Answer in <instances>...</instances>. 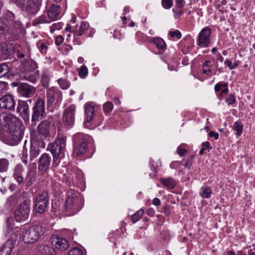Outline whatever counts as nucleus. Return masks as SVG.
<instances>
[{"mask_svg":"<svg viewBox=\"0 0 255 255\" xmlns=\"http://www.w3.org/2000/svg\"><path fill=\"white\" fill-rule=\"evenodd\" d=\"M7 128L8 135L7 143L10 145H17L21 140L23 131L21 123L11 114H0V130Z\"/></svg>","mask_w":255,"mask_h":255,"instance_id":"f257e3e1","label":"nucleus"},{"mask_svg":"<svg viewBox=\"0 0 255 255\" xmlns=\"http://www.w3.org/2000/svg\"><path fill=\"white\" fill-rule=\"evenodd\" d=\"M66 139L64 136L59 137L49 145L50 151L53 155L52 167L55 170L60 160L65 157Z\"/></svg>","mask_w":255,"mask_h":255,"instance_id":"f03ea898","label":"nucleus"},{"mask_svg":"<svg viewBox=\"0 0 255 255\" xmlns=\"http://www.w3.org/2000/svg\"><path fill=\"white\" fill-rule=\"evenodd\" d=\"M44 232V229L41 225H34L28 228L25 227L22 232L21 237L25 244H32L36 242Z\"/></svg>","mask_w":255,"mask_h":255,"instance_id":"7ed1b4c3","label":"nucleus"},{"mask_svg":"<svg viewBox=\"0 0 255 255\" xmlns=\"http://www.w3.org/2000/svg\"><path fill=\"white\" fill-rule=\"evenodd\" d=\"M62 92L57 88L51 87L46 91V101L48 109L53 112L60 106L62 100Z\"/></svg>","mask_w":255,"mask_h":255,"instance_id":"20e7f679","label":"nucleus"},{"mask_svg":"<svg viewBox=\"0 0 255 255\" xmlns=\"http://www.w3.org/2000/svg\"><path fill=\"white\" fill-rule=\"evenodd\" d=\"M78 193L70 190L67 192V199L65 202V210L70 212L72 214H75L81 209L79 204L81 199L77 197Z\"/></svg>","mask_w":255,"mask_h":255,"instance_id":"39448f33","label":"nucleus"},{"mask_svg":"<svg viewBox=\"0 0 255 255\" xmlns=\"http://www.w3.org/2000/svg\"><path fill=\"white\" fill-rule=\"evenodd\" d=\"M45 114V101L43 99L38 98L32 108L31 117V125L35 126L37 122L44 117Z\"/></svg>","mask_w":255,"mask_h":255,"instance_id":"423d86ee","label":"nucleus"},{"mask_svg":"<svg viewBox=\"0 0 255 255\" xmlns=\"http://www.w3.org/2000/svg\"><path fill=\"white\" fill-rule=\"evenodd\" d=\"M60 7L57 5H52L46 13L41 15L37 19V23H49L59 18Z\"/></svg>","mask_w":255,"mask_h":255,"instance_id":"0eeeda50","label":"nucleus"},{"mask_svg":"<svg viewBox=\"0 0 255 255\" xmlns=\"http://www.w3.org/2000/svg\"><path fill=\"white\" fill-rule=\"evenodd\" d=\"M31 201L28 198L24 199L14 211V218L17 222H20L27 219L30 210Z\"/></svg>","mask_w":255,"mask_h":255,"instance_id":"6e6552de","label":"nucleus"},{"mask_svg":"<svg viewBox=\"0 0 255 255\" xmlns=\"http://www.w3.org/2000/svg\"><path fill=\"white\" fill-rule=\"evenodd\" d=\"M50 122L48 121L41 122L38 126V134L35 137V141L38 142L39 146L44 148L45 146L44 140L49 134Z\"/></svg>","mask_w":255,"mask_h":255,"instance_id":"1a4fd4ad","label":"nucleus"},{"mask_svg":"<svg viewBox=\"0 0 255 255\" xmlns=\"http://www.w3.org/2000/svg\"><path fill=\"white\" fill-rule=\"evenodd\" d=\"M19 6L22 10L28 13H34L37 10L41 0H11Z\"/></svg>","mask_w":255,"mask_h":255,"instance_id":"9d476101","label":"nucleus"},{"mask_svg":"<svg viewBox=\"0 0 255 255\" xmlns=\"http://www.w3.org/2000/svg\"><path fill=\"white\" fill-rule=\"evenodd\" d=\"M76 107L70 105L64 111L62 116V122L67 128H71L74 124Z\"/></svg>","mask_w":255,"mask_h":255,"instance_id":"9b49d317","label":"nucleus"},{"mask_svg":"<svg viewBox=\"0 0 255 255\" xmlns=\"http://www.w3.org/2000/svg\"><path fill=\"white\" fill-rule=\"evenodd\" d=\"M48 194L46 192L39 194L34 199V210L35 212L43 213L48 205Z\"/></svg>","mask_w":255,"mask_h":255,"instance_id":"f8f14e48","label":"nucleus"},{"mask_svg":"<svg viewBox=\"0 0 255 255\" xmlns=\"http://www.w3.org/2000/svg\"><path fill=\"white\" fill-rule=\"evenodd\" d=\"M211 29L208 26L204 27L198 35L197 44L201 47H207L210 43Z\"/></svg>","mask_w":255,"mask_h":255,"instance_id":"ddd939ff","label":"nucleus"},{"mask_svg":"<svg viewBox=\"0 0 255 255\" xmlns=\"http://www.w3.org/2000/svg\"><path fill=\"white\" fill-rule=\"evenodd\" d=\"M79 140H80V142L77 146L75 152L78 156H81L86 152L88 139L87 137L82 133H78L74 135V140L75 142H77Z\"/></svg>","mask_w":255,"mask_h":255,"instance_id":"4468645a","label":"nucleus"},{"mask_svg":"<svg viewBox=\"0 0 255 255\" xmlns=\"http://www.w3.org/2000/svg\"><path fill=\"white\" fill-rule=\"evenodd\" d=\"M17 93L20 97L26 98L32 97L36 92L35 88L26 83L19 85L17 89Z\"/></svg>","mask_w":255,"mask_h":255,"instance_id":"2eb2a0df","label":"nucleus"},{"mask_svg":"<svg viewBox=\"0 0 255 255\" xmlns=\"http://www.w3.org/2000/svg\"><path fill=\"white\" fill-rule=\"evenodd\" d=\"M16 102L13 97L10 95H5L0 98V109L13 111Z\"/></svg>","mask_w":255,"mask_h":255,"instance_id":"dca6fc26","label":"nucleus"},{"mask_svg":"<svg viewBox=\"0 0 255 255\" xmlns=\"http://www.w3.org/2000/svg\"><path fill=\"white\" fill-rule=\"evenodd\" d=\"M51 163V157L47 153L42 154L39 159L38 170L42 173L47 171Z\"/></svg>","mask_w":255,"mask_h":255,"instance_id":"f3484780","label":"nucleus"},{"mask_svg":"<svg viewBox=\"0 0 255 255\" xmlns=\"http://www.w3.org/2000/svg\"><path fill=\"white\" fill-rule=\"evenodd\" d=\"M89 27V23L86 21H82L80 26L76 27L75 31L73 32L75 38L74 43L75 44L80 45L81 44V42L77 40V37L83 35L88 30Z\"/></svg>","mask_w":255,"mask_h":255,"instance_id":"a211bd4d","label":"nucleus"},{"mask_svg":"<svg viewBox=\"0 0 255 255\" xmlns=\"http://www.w3.org/2000/svg\"><path fill=\"white\" fill-rule=\"evenodd\" d=\"M51 243L56 249L61 251L67 250L69 246L68 242L66 239L58 237H52Z\"/></svg>","mask_w":255,"mask_h":255,"instance_id":"6ab92c4d","label":"nucleus"},{"mask_svg":"<svg viewBox=\"0 0 255 255\" xmlns=\"http://www.w3.org/2000/svg\"><path fill=\"white\" fill-rule=\"evenodd\" d=\"M95 115V108L91 104L86 103L85 105V127H88V124L90 123L93 119Z\"/></svg>","mask_w":255,"mask_h":255,"instance_id":"aec40b11","label":"nucleus"},{"mask_svg":"<svg viewBox=\"0 0 255 255\" xmlns=\"http://www.w3.org/2000/svg\"><path fill=\"white\" fill-rule=\"evenodd\" d=\"M17 111L19 113L25 122H29V107L27 104L24 103H19L17 107Z\"/></svg>","mask_w":255,"mask_h":255,"instance_id":"412c9836","label":"nucleus"},{"mask_svg":"<svg viewBox=\"0 0 255 255\" xmlns=\"http://www.w3.org/2000/svg\"><path fill=\"white\" fill-rule=\"evenodd\" d=\"M37 251L40 255H54L55 250L50 246L43 244L37 247Z\"/></svg>","mask_w":255,"mask_h":255,"instance_id":"4be33fe9","label":"nucleus"},{"mask_svg":"<svg viewBox=\"0 0 255 255\" xmlns=\"http://www.w3.org/2000/svg\"><path fill=\"white\" fill-rule=\"evenodd\" d=\"M38 142L35 141V139L33 138V141L31 144L30 149V159L32 160L36 157L40 153V150L38 147Z\"/></svg>","mask_w":255,"mask_h":255,"instance_id":"5701e85b","label":"nucleus"},{"mask_svg":"<svg viewBox=\"0 0 255 255\" xmlns=\"http://www.w3.org/2000/svg\"><path fill=\"white\" fill-rule=\"evenodd\" d=\"M13 247L12 242L7 240L0 248V255H9Z\"/></svg>","mask_w":255,"mask_h":255,"instance_id":"b1692460","label":"nucleus"},{"mask_svg":"<svg viewBox=\"0 0 255 255\" xmlns=\"http://www.w3.org/2000/svg\"><path fill=\"white\" fill-rule=\"evenodd\" d=\"M160 181L164 187L169 189L174 188L177 184L176 180L172 177L161 178Z\"/></svg>","mask_w":255,"mask_h":255,"instance_id":"393cba45","label":"nucleus"},{"mask_svg":"<svg viewBox=\"0 0 255 255\" xmlns=\"http://www.w3.org/2000/svg\"><path fill=\"white\" fill-rule=\"evenodd\" d=\"M214 90L216 92L221 91L220 93L222 95L227 94L229 92L228 84L226 82H219L215 85Z\"/></svg>","mask_w":255,"mask_h":255,"instance_id":"a878e982","label":"nucleus"},{"mask_svg":"<svg viewBox=\"0 0 255 255\" xmlns=\"http://www.w3.org/2000/svg\"><path fill=\"white\" fill-rule=\"evenodd\" d=\"M152 42L156 45V48L162 52L166 49V43L162 38L159 37L154 38H153Z\"/></svg>","mask_w":255,"mask_h":255,"instance_id":"bb28decb","label":"nucleus"},{"mask_svg":"<svg viewBox=\"0 0 255 255\" xmlns=\"http://www.w3.org/2000/svg\"><path fill=\"white\" fill-rule=\"evenodd\" d=\"M212 193V189L207 186H204L201 188L199 192L200 195L203 198H209Z\"/></svg>","mask_w":255,"mask_h":255,"instance_id":"cd10ccee","label":"nucleus"},{"mask_svg":"<svg viewBox=\"0 0 255 255\" xmlns=\"http://www.w3.org/2000/svg\"><path fill=\"white\" fill-rule=\"evenodd\" d=\"M243 125L240 122H235L233 125V130L236 131V135L238 137L240 136L243 133Z\"/></svg>","mask_w":255,"mask_h":255,"instance_id":"c85d7f7f","label":"nucleus"},{"mask_svg":"<svg viewBox=\"0 0 255 255\" xmlns=\"http://www.w3.org/2000/svg\"><path fill=\"white\" fill-rule=\"evenodd\" d=\"M35 180V173L32 171L28 172L26 177V184L27 186H31Z\"/></svg>","mask_w":255,"mask_h":255,"instance_id":"c756f323","label":"nucleus"},{"mask_svg":"<svg viewBox=\"0 0 255 255\" xmlns=\"http://www.w3.org/2000/svg\"><path fill=\"white\" fill-rule=\"evenodd\" d=\"M50 80V75L47 72H44L41 76V83L44 87H48Z\"/></svg>","mask_w":255,"mask_h":255,"instance_id":"7c9ffc66","label":"nucleus"},{"mask_svg":"<svg viewBox=\"0 0 255 255\" xmlns=\"http://www.w3.org/2000/svg\"><path fill=\"white\" fill-rule=\"evenodd\" d=\"M21 171V168L20 167H17L14 171L13 174V177L14 179L16 180V181L18 183V184H21L23 182V178L20 175V172Z\"/></svg>","mask_w":255,"mask_h":255,"instance_id":"2f4dec72","label":"nucleus"},{"mask_svg":"<svg viewBox=\"0 0 255 255\" xmlns=\"http://www.w3.org/2000/svg\"><path fill=\"white\" fill-rule=\"evenodd\" d=\"M9 162L7 159L1 158L0 159V172H4L7 170Z\"/></svg>","mask_w":255,"mask_h":255,"instance_id":"473e14b6","label":"nucleus"},{"mask_svg":"<svg viewBox=\"0 0 255 255\" xmlns=\"http://www.w3.org/2000/svg\"><path fill=\"white\" fill-rule=\"evenodd\" d=\"M9 68L6 63L0 64V78H1L8 74Z\"/></svg>","mask_w":255,"mask_h":255,"instance_id":"72a5a7b5","label":"nucleus"},{"mask_svg":"<svg viewBox=\"0 0 255 255\" xmlns=\"http://www.w3.org/2000/svg\"><path fill=\"white\" fill-rule=\"evenodd\" d=\"M113 104L111 102H107L103 106V109L105 114L109 115L113 109Z\"/></svg>","mask_w":255,"mask_h":255,"instance_id":"f704fd0d","label":"nucleus"},{"mask_svg":"<svg viewBox=\"0 0 255 255\" xmlns=\"http://www.w3.org/2000/svg\"><path fill=\"white\" fill-rule=\"evenodd\" d=\"M57 82L63 90H66L70 86V83L65 79L60 78L58 79Z\"/></svg>","mask_w":255,"mask_h":255,"instance_id":"c9c22d12","label":"nucleus"},{"mask_svg":"<svg viewBox=\"0 0 255 255\" xmlns=\"http://www.w3.org/2000/svg\"><path fill=\"white\" fill-rule=\"evenodd\" d=\"M144 214V210L142 209H140L135 213H134L131 217V220L133 223L137 222L142 216Z\"/></svg>","mask_w":255,"mask_h":255,"instance_id":"e433bc0d","label":"nucleus"},{"mask_svg":"<svg viewBox=\"0 0 255 255\" xmlns=\"http://www.w3.org/2000/svg\"><path fill=\"white\" fill-rule=\"evenodd\" d=\"M37 48L42 54H45L47 52V45L45 42L39 41L36 44Z\"/></svg>","mask_w":255,"mask_h":255,"instance_id":"4c0bfd02","label":"nucleus"},{"mask_svg":"<svg viewBox=\"0 0 255 255\" xmlns=\"http://www.w3.org/2000/svg\"><path fill=\"white\" fill-rule=\"evenodd\" d=\"M88 74V70L85 65H82L80 67L79 71V75L81 78L84 79Z\"/></svg>","mask_w":255,"mask_h":255,"instance_id":"58836bf2","label":"nucleus"},{"mask_svg":"<svg viewBox=\"0 0 255 255\" xmlns=\"http://www.w3.org/2000/svg\"><path fill=\"white\" fill-rule=\"evenodd\" d=\"M173 0H161V5L165 9H170L173 5Z\"/></svg>","mask_w":255,"mask_h":255,"instance_id":"ea45409f","label":"nucleus"},{"mask_svg":"<svg viewBox=\"0 0 255 255\" xmlns=\"http://www.w3.org/2000/svg\"><path fill=\"white\" fill-rule=\"evenodd\" d=\"M68 255H83L82 250L77 248H74L71 250Z\"/></svg>","mask_w":255,"mask_h":255,"instance_id":"a19ab883","label":"nucleus"},{"mask_svg":"<svg viewBox=\"0 0 255 255\" xmlns=\"http://www.w3.org/2000/svg\"><path fill=\"white\" fill-rule=\"evenodd\" d=\"M225 101L228 105H231L235 103L236 99L234 95L231 94L225 99Z\"/></svg>","mask_w":255,"mask_h":255,"instance_id":"79ce46f5","label":"nucleus"},{"mask_svg":"<svg viewBox=\"0 0 255 255\" xmlns=\"http://www.w3.org/2000/svg\"><path fill=\"white\" fill-rule=\"evenodd\" d=\"M172 11L174 13V17L176 19L180 18L181 16L183 14V12L180 9H176L175 8L172 9Z\"/></svg>","mask_w":255,"mask_h":255,"instance_id":"37998d69","label":"nucleus"},{"mask_svg":"<svg viewBox=\"0 0 255 255\" xmlns=\"http://www.w3.org/2000/svg\"><path fill=\"white\" fill-rule=\"evenodd\" d=\"M169 34L171 37H176L178 39H180L182 36L181 32L178 30L170 31Z\"/></svg>","mask_w":255,"mask_h":255,"instance_id":"c03bdc74","label":"nucleus"},{"mask_svg":"<svg viewBox=\"0 0 255 255\" xmlns=\"http://www.w3.org/2000/svg\"><path fill=\"white\" fill-rule=\"evenodd\" d=\"M71 168H68V169H67V173H64L63 175L64 176H67V174H69V175L68 176H66V182L70 185H71V180L72 177H71L72 173L71 172Z\"/></svg>","mask_w":255,"mask_h":255,"instance_id":"a18cd8bd","label":"nucleus"},{"mask_svg":"<svg viewBox=\"0 0 255 255\" xmlns=\"http://www.w3.org/2000/svg\"><path fill=\"white\" fill-rule=\"evenodd\" d=\"M24 78L26 80H27L31 83H33L36 82V78L34 76L26 75L24 77Z\"/></svg>","mask_w":255,"mask_h":255,"instance_id":"49530a36","label":"nucleus"},{"mask_svg":"<svg viewBox=\"0 0 255 255\" xmlns=\"http://www.w3.org/2000/svg\"><path fill=\"white\" fill-rule=\"evenodd\" d=\"M211 67H212V66H210L205 68H202L203 73L205 74H206L208 76H211V73L212 72Z\"/></svg>","mask_w":255,"mask_h":255,"instance_id":"de8ad7c7","label":"nucleus"},{"mask_svg":"<svg viewBox=\"0 0 255 255\" xmlns=\"http://www.w3.org/2000/svg\"><path fill=\"white\" fill-rule=\"evenodd\" d=\"M175 3H176V6L178 8H181L184 6V5L185 3V1L184 0H176Z\"/></svg>","mask_w":255,"mask_h":255,"instance_id":"09e8293b","label":"nucleus"},{"mask_svg":"<svg viewBox=\"0 0 255 255\" xmlns=\"http://www.w3.org/2000/svg\"><path fill=\"white\" fill-rule=\"evenodd\" d=\"M64 38L61 35H58L55 38V43L57 45H59L63 42Z\"/></svg>","mask_w":255,"mask_h":255,"instance_id":"8fccbe9b","label":"nucleus"},{"mask_svg":"<svg viewBox=\"0 0 255 255\" xmlns=\"http://www.w3.org/2000/svg\"><path fill=\"white\" fill-rule=\"evenodd\" d=\"M177 153L181 156H183L185 153L187 152V150L184 149H182L180 146H179L177 149Z\"/></svg>","mask_w":255,"mask_h":255,"instance_id":"3c124183","label":"nucleus"},{"mask_svg":"<svg viewBox=\"0 0 255 255\" xmlns=\"http://www.w3.org/2000/svg\"><path fill=\"white\" fill-rule=\"evenodd\" d=\"M202 147L206 150H210L212 148L211 146H210V144L209 142L206 141L204 142L202 144Z\"/></svg>","mask_w":255,"mask_h":255,"instance_id":"603ef678","label":"nucleus"},{"mask_svg":"<svg viewBox=\"0 0 255 255\" xmlns=\"http://www.w3.org/2000/svg\"><path fill=\"white\" fill-rule=\"evenodd\" d=\"M5 25L3 23L2 21L0 19V34L4 33L5 30Z\"/></svg>","mask_w":255,"mask_h":255,"instance_id":"864d4df0","label":"nucleus"},{"mask_svg":"<svg viewBox=\"0 0 255 255\" xmlns=\"http://www.w3.org/2000/svg\"><path fill=\"white\" fill-rule=\"evenodd\" d=\"M209 136L210 137H214L215 139L217 140L219 138V133L218 132H215L214 131H211L209 133Z\"/></svg>","mask_w":255,"mask_h":255,"instance_id":"5fc2aeb1","label":"nucleus"},{"mask_svg":"<svg viewBox=\"0 0 255 255\" xmlns=\"http://www.w3.org/2000/svg\"><path fill=\"white\" fill-rule=\"evenodd\" d=\"M6 15L7 16V19L9 20L13 21L14 20V15L12 12L8 11L6 13Z\"/></svg>","mask_w":255,"mask_h":255,"instance_id":"6e6d98bb","label":"nucleus"},{"mask_svg":"<svg viewBox=\"0 0 255 255\" xmlns=\"http://www.w3.org/2000/svg\"><path fill=\"white\" fill-rule=\"evenodd\" d=\"M152 204L156 206H158L161 204V201L160 199L158 198H155L152 200Z\"/></svg>","mask_w":255,"mask_h":255,"instance_id":"4d7b16f0","label":"nucleus"},{"mask_svg":"<svg viewBox=\"0 0 255 255\" xmlns=\"http://www.w3.org/2000/svg\"><path fill=\"white\" fill-rule=\"evenodd\" d=\"M192 165V163L190 162V160H187L186 162L183 164L184 166L187 168H190Z\"/></svg>","mask_w":255,"mask_h":255,"instance_id":"13d9d810","label":"nucleus"},{"mask_svg":"<svg viewBox=\"0 0 255 255\" xmlns=\"http://www.w3.org/2000/svg\"><path fill=\"white\" fill-rule=\"evenodd\" d=\"M149 165L151 168V170H152L155 173H156V171L155 167L153 165V161H150Z\"/></svg>","mask_w":255,"mask_h":255,"instance_id":"bf43d9fd","label":"nucleus"},{"mask_svg":"<svg viewBox=\"0 0 255 255\" xmlns=\"http://www.w3.org/2000/svg\"><path fill=\"white\" fill-rule=\"evenodd\" d=\"M149 165L151 168V170H152L155 173H156V171L155 167L153 165V161H150Z\"/></svg>","mask_w":255,"mask_h":255,"instance_id":"052dcab7","label":"nucleus"},{"mask_svg":"<svg viewBox=\"0 0 255 255\" xmlns=\"http://www.w3.org/2000/svg\"><path fill=\"white\" fill-rule=\"evenodd\" d=\"M210 61L209 60H206L203 64V67L202 68H205L206 67H208L210 66Z\"/></svg>","mask_w":255,"mask_h":255,"instance_id":"680f3d73","label":"nucleus"},{"mask_svg":"<svg viewBox=\"0 0 255 255\" xmlns=\"http://www.w3.org/2000/svg\"><path fill=\"white\" fill-rule=\"evenodd\" d=\"M225 64H226L230 69V67H232V61L230 60L226 59L225 61Z\"/></svg>","mask_w":255,"mask_h":255,"instance_id":"e2e57ef3","label":"nucleus"},{"mask_svg":"<svg viewBox=\"0 0 255 255\" xmlns=\"http://www.w3.org/2000/svg\"><path fill=\"white\" fill-rule=\"evenodd\" d=\"M130 10V7L128 6H126L125 7L124 9V14H126Z\"/></svg>","mask_w":255,"mask_h":255,"instance_id":"0e129e2a","label":"nucleus"},{"mask_svg":"<svg viewBox=\"0 0 255 255\" xmlns=\"http://www.w3.org/2000/svg\"><path fill=\"white\" fill-rule=\"evenodd\" d=\"M146 213L150 216H153L154 214V211L152 209H149L147 211Z\"/></svg>","mask_w":255,"mask_h":255,"instance_id":"69168bd1","label":"nucleus"},{"mask_svg":"<svg viewBox=\"0 0 255 255\" xmlns=\"http://www.w3.org/2000/svg\"><path fill=\"white\" fill-rule=\"evenodd\" d=\"M71 26L70 25V24H66V27L65 28V30L66 31H70L71 29Z\"/></svg>","mask_w":255,"mask_h":255,"instance_id":"338daca9","label":"nucleus"},{"mask_svg":"<svg viewBox=\"0 0 255 255\" xmlns=\"http://www.w3.org/2000/svg\"><path fill=\"white\" fill-rule=\"evenodd\" d=\"M76 21V17L75 15H72V18L71 19V22L73 23H75Z\"/></svg>","mask_w":255,"mask_h":255,"instance_id":"774afa93","label":"nucleus"}]
</instances>
